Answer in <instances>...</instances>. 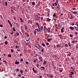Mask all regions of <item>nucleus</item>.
<instances>
[{"label": "nucleus", "mask_w": 78, "mask_h": 78, "mask_svg": "<svg viewBox=\"0 0 78 78\" xmlns=\"http://www.w3.org/2000/svg\"><path fill=\"white\" fill-rule=\"evenodd\" d=\"M34 47H36L37 48H39H39H42V47H41V45H39L36 44H35Z\"/></svg>", "instance_id": "nucleus-1"}, {"label": "nucleus", "mask_w": 78, "mask_h": 78, "mask_svg": "<svg viewBox=\"0 0 78 78\" xmlns=\"http://www.w3.org/2000/svg\"><path fill=\"white\" fill-rule=\"evenodd\" d=\"M60 9V6H59V5L58 4V6H57V10H58Z\"/></svg>", "instance_id": "nucleus-2"}, {"label": "nucleus", "mask_w": 78, "mask_h": 78, "mask_svg": "<svg viewBox=\"0 0 78 78\" xmlns=\"http://www.w3.org/2000/svg\"><path fill=\"white\" fill-rule=\"evenodd\" d=\"M39 59L41 61H42V57L41 56H40L39 57Z\"/></svg>", "instance_id": "nucleus-3"}, {"label": "nucleus", "mask_w": 78, "mask_h": 78, "mask_svg": "<svg viewBox=\"0 0 78 78\" xmlns=\"http://www.w3.org/2000/svg\"><path fill=\"white\" fill-rule=\"evenodd\" d=\"M46 27L44 26V29L43 30V31H44V33H46V32H45V31L46 30Z\"/></svg>", "instance_id": "nucleus-4"}, {"label": "nucleus", "mask_w": 78, "mask_h": 78, "mask_svg": "<svg viewBox=\"0 0 78 78\" xmlns=\"http://www.w3.org/2000/svg\"><path fill=\"white\" fill-rule=\"evenodd\" d=\"M69 28L70 30H74V27L71 26L69 27Z\"/></svg>", "instance_id": "nucleus-5"}, {"label": "nucleus", "mask_w": 78, "mask_h": 78, "mask_svg": "<svg viewBox=\"0 0 78 78\" xmlns=\"http://www.w3.org/2000/svg\"><path fill=\"white\" fill-rule=\"evenodd\" d=\"M72 13L73 14H77V12L76 11H75L74 12H72Z\"/></svg>", "instance_id": "nucleus-6"}, {"label": "nucleus", "mask_w": 78, "mask_h": 78, "mask_svg": "<svg viewBox=\"0 0 78 78\" xmlns=\"http://www.w3.org/2000/svg\"><path fill=\"white\" fill-rule=\"evenodd\" d=\"M15 64H19V62H17V60H16V62H15Z\"/></svg>", "instance_id": "nucleus-7"}, {"label": "nucleus", "mask_w": 78, "mask_h": 78, "mask_svg": "<svg viewBox=\"0 0 78 78\" xmlns=\"http://www.w3.org/2000/svg\"><path fill=\"white\" fill-rule=\"evenodd\" d=\"M69 77H70V78H73V76H72V75L70 74H69Z\"/></svg>", "instance_id": "nucleus-8"}, {"label": "nucleus", "mask_w": 78, "mask_h": 78, "mask_svg": "<svg viewBox=\"0 0 78 78\" xmlns=\"http://www.w3.org/2000/svg\"><path fill=\"white\" fill-rule=\"evenodd\" d=\"M40 30H41V31L43 30H44V26H41V27Z\"/></svg>", "instance_id": "nucleus-9"}, {"label": "nucleus", "mask_w": 78, "mask_h": 78, "mask_svg": "<svg viewBox=\"0 0 78 78\" xmlns=\"http://www.w3.org/2000/svg\"><path fill=\"white\" fill-rule=\"evenodd\" d=\"M73 19V16H72V15L71 14V17L70 18V19H71V20H72V19Z\"/></svg>", "instance_id": "nucleus-10"}, {"label": "nucleus", "mask_w": 78, "mask_h": 78, "mask_svg": "<svg viewBox=\"0 0 78 78\" xmlns=\"http://www.w3.org/2000/svg\"><path fill=\"white\" fill-rule=\"evenodd\" d=\"M64 29V28L62 27L61 30V33H64V30H63V29Z\"/></svg>", "instance_id": "nucleus-11"}, {"label": "nucleus", "mask_w": 78, "mask_h": 78, "mask_svg": "<svg viewBox=\"0 0 78 78\" xmlns=\"http://www.w3.org/2000/svg\"><path fill=\"white\" fill-rule=\"evenodd\" d=\"M68 44L69 46V47H71V44H70V41H69L68 42Z\"/></svg>", "instance_id": "nucleus-12"}, {"label": "nucleus", "mask_w": 78, "mask_h": 78, "mask_svg": "<svg viewBox=\"0 0 78 78\" xmlns=\"http://www.w3.org/2000/svg\"><path fill=\"white\" fill-rule=\"evenodd\" d=\"M51 40H52V38H50L47 40V41L48 42H50V41H51Z\"/></svg>", "instance_id": "nucleus-13"}, {"label": "nucleus", "mask_w": 78, "mask_h": 78, "mask_svg": "<svg viewBox=\"0 0 78 78\" xmlns=\"http://www.w3.org/2000/svg\"><path fill=\"white\" fill-rule=\"evenodd\" d=\"M51 20V19H50L49 18H48L47 19L46 21H48V22H50Z\"/></svg>", "instance_id": "nucleus-14"}, {"label": "nucleus", "mask_w": 78, "mask_h": 78, "mask_svg": "<svg viewBox=\"0 0 78 78\" xmlns=\"http://www.w3.org/2000/svg\"><path fill=\"white\" fill-rule=\"evenodd\" d=\"M11 9H13L15 8V7L13 6H12V7H11Z\"/></svg>", "instance_id": "nucleus-15"}, {"label": "nucleus", "mask_w": 78, "mask_h": 78, "mask_svg": "<svg viewBox=\"0 0 78 78\" xmlns=\"http://www.w3.org/2000/svg\"><path fill=\"white\" fill-rule=\"evenodd\" d=\"M20 72L21 75H22V74H23V71H22V70H20Z\"/></svg>", "instance_id": "nucleus-16"}, {"label": "nucleus", "mask_w": 78, "mask_h": 78, "mask_svg": "<svg viewBox=\"0 0 78 78\" xmlns=\"http://www.w3.org/2000/svg\"><path fill=\"white\" fill-rule=\"evenodd\" d=\"M46 63H47V62H46V61H44L43 62V64H44V65H45V64Z\"/></svg>", "instance_id": "nucleus-17"}, {"label": "nucleus", "mask_w": 78, "mask_h": 78, "mask_svg": "<svg viewBox=\"0 0 78 78\" xmlns=\"http://www.w3.org/2000/svg\"><path fill=\"white\" fill-rule=\"evenodd\" d=\"M16 34L17 35V36H19V33H18L17 32H16Z\"/></svg>", "instance_id": "nucleus-18"}, {"label": "nucleus", "mask_w": 78, "mask_h": 78, "mask_svg": "<svg viewBox=\"0 0 78 78\" xmlns=\"http://www.w3.org/2000/svg\"><path fill=\"white\" fill-rule=\"evenodd\" d=\"M58 27L59 28H61V25H60V24H58Z\"/></svg>", "instance_id": "nucleus-19"}, {"label": "nucleus", "mask_w": 78, "mask_h": 78, "mask_svg": "<svg viewBox=\"0 0 78 78\" xmlns=\"http://www.w3.org/2000/svg\"><path fill=\"white\" fill-rule=\"evenodd\" d=\"M74 42L76 43V42H77V41H73L72 43L73 44V43H74Z\"/></svg>", "instance_id": "nucleus-20"}, {"label": "nucleus", "mask_w": 78, "mask_h": 78, "mask_svg": "<svg viewBox=\"0 0 78 78\" xmlns=\"http://www.w3.org/2000/svg\"><path fill=\"white\" fill-rule=\"evenodd\" d=\"M20 20H21V22H23V20H22V19L20 18Z\"/></svg>", "instance_id": "nucleus-21"}, {"label": "nucleus", "mask_w": 78, "mask_h": 78, "mask_svg": "<svg viewBox=\"0 0 78 78\" xmlns=\"http://www.w3.org/2000/svg\"><path fill=\"white\" fill-rule=\"evenodd\" d=\"M70 74L72 75H73L74 74V73L73 72H71Z\"/></svg>", "instance_id": "nucleus-22"}, {"label": "nucleus", "mask_w": 78, "mask_h": 78, "mask_svg": "<svg viewBox=\"0 0 78 78\" xmlns=\"http://www.w3.org/2000/svg\"><path fill=\"white\" fill-rule=\"evenodd\" d=\"M65 45L66 47H68V44H65Z\"/></svg>", "instance_id": "nucleus-23"}, {"label": "nucleus", "mask_w": 78, "mask_h": 78, "mask_svg": "<svg viewBox=\"0 0 78 78\" xmlns=\"http://www.w3.org/2000/svg\"><path fill=\"white\" fill-rule=\"evenodd\" d=\"M7 5H8V3L7 2H5V5L6 6H7Z\"/></svg>", "instance_id": "nucleus-24"}, {"label": "nucleus", "mask_w": 78, "mask_h": 78, "mask_svg": "<svg viewBox=\"0 0 78 78\" xmlns=\"http://www.w3.org/2000/svg\"><path fill=\"white\" fill-rule=\"evenodd\" d=\"M13 30L14 31H16V29H15V28L14 27H13Z\"/></svg>", "instance_id": "nucleus-25"}, {"label": "nucleus", "mask_w": 78, "mask_h": 78, "mask_svg": "<svg viewBox=\"0 0 78 78\" xmlns=\"http://www.w3.org/2000/svg\"><path fill=\"white\" fill-rule=\"evenodd\" d=\"M8 22L9 24H11V22H10V21L9 20H8Z\"/></svg>", "instance_id": "nucleus-26"}, {"label": "nucleus", "mask_w": 78, "mask_h": 78, "mask_svg": "<svg viewBox=\"0 0 78 78\" xmlns=\"http://www.w3.org/2000/svg\"><path fill=\"white\" fill-rule=\"evenodd\" d=\"M41 68L43 69V70H45V67H44L42 66V67H41Z\"/></svg>", "instance_id": "nucleus-27"}, {"label": "nucleus", "mask_w": 78, "mask_h": 78, "mask_svg": "<svg viewBox=\"0 0 78 78\" xmlns=\"http://www.w3.org/2000/svg\"><path fill=\"white\" fill-rule=\"evenodd\" d=\"M34 34L36 35V31L35 30H34Z\"/></svg>", "instance_id": "nucleus-28"}, {"label": "nucleus", "mask_w": 78, "mask_h": 78, "mask_svg": "<svg viewBox=\"0 0 78 78\" xmlns=\"http://www.w3.org/2000/svg\"><path fill=\"white\" fill-rule=\"evenodd\" d=\"M34 72L35 73H37V71L34 70Z\"/></svg>", "instance_id": "nucleus-29"}, {"label": "nucleus", "mask_w": 78, "mask_h": 78, "mask_svg": "<svg viewBox=\"0 0 78 78\" xmlns=\"http://www.w3.org/2000/svg\"><path fill=\"white\" fill-rule=\"evenodd\" d=\"M44 48H43L41 50V52H44Z\"/></svg>", "instance_id": "nucleus-30"}, {"label": "nucleus", "mask_w": 78, "mask_h": 78, "mask_svg": "<svg viewBox=\"0 0 78 78\" xmlns=\"http://www.w3.org/2000/svg\"><path fill=\"white\" fill-rule=\"evenodd\" d=\"M40 65L39 64H37L36 65V66L37 67H39Z\"/></svg>", "instance_id": "nucleus-31"}, {"label": "nucleus", "mask_w": 78, "mask_h": 78, "mask_svg": "<svg viewBox=\"0 0 78 78\" xmlns=\"http://www.w3.org/2000/svg\"><path fill=\"white\" fill-rule=\"evenodd\" d=\"M5 45H7L8 44V42L7 41H5Z\"/></svg>", "instance_id": "nucleus-32"}, {"label": "nucleus", "mask_w": 78, "mask_h": 78, "mask_svg": "<svg viewBox=\"0 0 78 78\" xmlns=\"http://www.w3.org/2000/svg\"><path fill=\"white\" fill-rule=\"evenodd\" d=\"M32 5H35V3H34V2H32Z\"/></svg>", "instance_id": "nucleus-33"}, {"label": "nucleus", "mask_w": 78, "mask_h": 78, "mask_svg": "<svg viewBox=\"0 0 78 78\" xmlns=\"http://www.w3.org/2000/svg\"><path fill=\"white\" fill-rule=\"evenodd\" d=\"M76 48L78 49V44H77L76 45Z\"/></svg>", "instance_id": "nucleus-34"}, {"label": "nucleus", "mask_w": 78, "mask_h": 78, "mask_svg": "<svg viewBox=\"0 0 78 78\" xmlns=\"http://www.w3.org/2000/svg\"><path fill=\"white\" fill-rule=\"evenodd\" d=\"M76 26H78V22H76Z\"/></svg>", "instance_id": "nucleus-35"}, {"label": "nucleus", "mask_w": 78, "mask_h": 78, "mask_svg": "<svg viewBox=\"0 0 78 78\" xmlns=\"http://www.w3.org/2000/svg\"><path fill=\"white\" fill-rule=\"evenodd\" d=\"M78 33L77 32H75V34H78Z\"/></svg>", "instance_id": "nucleus-36"}, {"label": "nucleus", "mask_w": 78, "mask_h": 78, "mask_svg": "<svg viewBox=\"0 0 78 78\" xmlns=\"http://www.w3.org/2000/svg\"><path fill=\"white\" fill-rule=\"evenodd\" d=\"M58 48H60L61 47V45L60 44H58Z\"/></svg>", "instance_id": "nucleus-37"}, {"label": "nucleus", "mask_w": 78, "mask_h": 78, "mask_svg": "<svg viewBox=\"0 0 78 78\" xmlns=\"http://www.w3.org/2000/svg\"><path fill=\"white\" fill-rule=\"evenodd\" d=\"M17 51H21V50H20L19 49H17Z\"/></svg>", "instance_id": "nucleus-38"}, {"label": "nucleus", "mask_w": 78, "mask_h": 78, "mask_svg": "<svg viewBox=\"0 0 78 78\" xmlns=\"http://www.w3.org/2000/svg\"><path fill=\"white\" fill-rule=\"evenodd\" d=\"M42 45L43 47H44L45 46V44H44V43H42Z\"/></svg>", "instance_id": "nucleus-39"}, {"label": "nucleus", "mask_w": 78, "mask_h": 78, "mask_svg": "<svg viewBox=\"0 0 78 78\" xmlns=\"http://www.w3.org/2000/svg\"><path fill=\"white\" fill-rule=\"evenodd\" d=\"M8 56L9 57H11V55L10 54L8 55Z\"/></svg>", "instance_id": "nucleus-40"}, {"label": "nucleus", "mask_w": 78, "mask_h": 78, "mask_svg": "<svg viewBox=\"0 0 78 78\" xmlns=\"http://www.w3.org/2000/svg\"><path fill=\"white\" fill-rule=\"evenodd\" d=\"M10 25V27H12V24H11V23H10V24H9Z\"/></svg>", "instance_id": "nucleus-41"}, {"label": "nucleus", "mask_w": 78, "mask_h": 78, "mask_svg": "<svg viewBox=\"0 0 78 78\" xmlns=\"http://www.w3.org/2000/svg\"><path fill=\"white\" fill-rule=\"evenodd\" d=\"M16 71V72H19V69H17Z\"/></svg>", "instance_id": "nucleus-42"}, {"label": "nucleus", "mask_w": 78, "mask_h": 78, "mask_svg": "<svg viewBox=\"0 0 78 78\" xmlns=\"http://www.w3.org/2000/svg\"><path fill=\"white\" fill-rule=\"evenodd\" d=\"M49 36H50V34H48L47 36V38H49Z\"/></svg>", "instance_id": "nucleus-43"}, {"label": "nucleus", "mask_w": 78, "mask_h": 78, "mask_svg": "<svg viewBox=\"0 0 78 78\" xmlns=\"http://www.w3.org/2000/svg\"><path fill=\"white\" fill-rule=\"evenodd\" d=\"M11 12H14V10H12V9H11Z\"/></svg>", "instance_id": "nucleus-44"}, {"label": "nucleus", "mask_w": 78, "mask_h": 78, "mask_svg": "<svg viewBox=\"0 0 78 78\" xmlns=\"http://www.w3.org/2000/svg\"><path fill=\"white\" fill-rule=\"evenodd\" d=\"M30 36V35H29V34H27V37H29V36Z\"/></svg>", "instance_id": "nucleus-45"}, {"label": "nucleus", "mask_w": 78, "mask_h": 78, "mask_svg": "<svg viewBox=\"0 0 78 78\" xmlns=\"http://www.w3.org/2000/svg\"><path fill=\"white\" fill-rule=\"evenodd\" d=\"M56 2L57 4H58V0H56Z\"/></svg>", "instance_id": "nucleus-46"}, {"label": "nucleus", "mask_w": 78, "mask_h": 78, "mask_svg": "<svg viewBox=\"0 0 78 78\" xmlns=\"http://www.w3.org/2000/svg\"><path fill=\"white\" fill-rule=\"evenodd\" d=\"M11 53H13V52H14V51H13V49L11 50Z\"/></svg>", "instance_id": "nucleus-47"}, {"label": "nucleus", "mask_w": 78, "mask_h": 78, "mask_svg": "<svg viewBox=\"0 0 78 78\" xmlns=\"http://www.w3.org/2000/svg\"><path fill=\"white\" fill-rule=\"evenodd\" d=\"M26 64H28V62H27V61H26Z\"/></svg>", "instance_id": "nucleus-48"}, {"label": "nucleus", "mask_w": 78, "mask_h": 78, "mask_svg": "<svg viewBox=\"0 0 78 78\" xmlns=\"http://www.w3.org/2000/svg\"><path fill=\"white\" fill-rule=\"evenodd\" d=\"M18 47V48H19V46L16 45V48H17Z\"/></svg>", "instance_id": "nucleus-49"}, {"label": "nucleus", "mask_w": 78, "mask_h": 78, "mask_svg": "<svg viewBox=\"0 0 78 78\" xmlns=\"http://www.w3.org/2000/svg\"><path fill=\"white\" fill-rule=\"evenodd\" d=\"M46 45H49V43H46Z\"/></svg>", "instance_id": "nucleus-50"}, {"label": "nucleus", "mask_w": 78, "mask_h": 78, "mask_svg": "<svg viewBox=\"0 0 78 78\" xmlns=\"http://www.w3.org/2000/svg\"><path fill=\"white\" fill-rule=\"evenodd\" d=\"M20 61H21V62L23 61V58H21V59Z\"/></svg>", "instance_id": "nucleus-51"}, {"label": "nucleus", "mask_w": 78, "mask_h": 78, "mask_svg": "<svg viewBox=\"0 0 78 78\" xmlns=\"http://www.w3.org/2000/svg\"><path fill=\"white\" fill-rule=\"evenodd\" d=\"M56 16V15H55V14H54L53 15V17H55Z\"/></svg>", "instance_id": "nucleus-52"}, {"label": "nucleus", "mask_w": 78, "mask_h": 78, "mask_svg": "<svg viewBox=\"0 0 78 78\" xmlns=\"http://www.w3.org/2000/svg\"><path fill=\"white\" fill-rule=\"evenodd\" d=\"M73 10H76V8H73Z\"/></svg>", "instance_id": "nucleus-53"}, {"label": "nucleus", "mask_w": 78, "mask_h": 78, "mask_svg": "<svg viewBox=\"0 0 78 78\" xmlns=\"http://www.w3.org/2000/svg\"><path fill=\"white\" fill-rule=\"evenodd\" d=\"M5 39H7V37L6 36H5L4 37Z\"/></svg>", "instance_id": "nucleus-54"}, {"label": "nucleus", "mask_w": 78, "mask_h": 78, "mask_svg": "<svg viewBox=\"0 0 78 78\" xmlns=\"http://www.w3.org/2000/svg\"><path fill=\"white\" fill-rule=\"evenodd\" d=\"M69 36H70V37H73V36L72 35L70 34Z\"/></svg>", "instance_id": "nucleus-55"}, {"label": "nucleus", "mask_w": 78, "mask_h": 78, "mask_svg": "<svg viewBox=\"0 0 78 78\" xmlns=\"http://www.w3.org/2000/svg\"><path fill=\"white\" fill-rule=\"evenodd\" d=\"M35 30H37V31H38V30H39V29H35Z\"/></svg>", "instance_id": "nucleus-56"}, {"label": "nucleus", "mask_w": 78, "mask_h": 78, "mask_svg": "<svg viewBox=\"0 0 78 78\" xmlns=\"http://www.w3.org/2000/svg\"><path fill=\"white\" fill-rule=\"evenodd\" d=\"M38 28L39 30L40 29H41V28H40V27L39 26H38Z\"/></svg>", "instance_id": "nucleus-57"}, {"label": "nucleus", "mask_w": 78, "mask_h": 78, "mask_svg": "<svg viewBox=\"0 0 78 78\" xmlns=\"http://www.w3.org/2000/svg\"><path fill=\"white\" fill-rule=\"evenodd\" d=\"M74 25V23H72L71 24V25L73 26Z\"/></svg>", "instance_id": "nucleus-58"}, {"label": "nucleus", "mask_w": 78, "mask_h": 78, "mask_svg": "<svg viewBox=\"0 0 78 78\" xmlns=\"http://www.w3.org/2000/svg\"><path fill=\"white\" fill-rule=\"evenodd\" d=\"M62 72V70H60V73Z\"/></svg>", "instance_id": "nucleus-59"}, {"label": "nucleus", "mask_w": 78, "mask_h": 78, "mask_svg": "<svg viewBox=\"0 0 78 78\" xmlns=\"http://www.w3.org/2000/svg\"><path fill=\"white\" fill-rule=\"evenodd\" d=\"M25 30H27V27H25Z\"/></svg>", "instance_id": "nucleus-60"}, {"label": "nucleus", "mask_w": 78, "mask_h": 78, "mask_svg": "<svg viewBox=\"0 0 78 78\" xmlns=\"http://www.w3.org/2000/svg\"><path fill=\"white\" fill-rule=\"evenodd\" d=\"M0 27H3V26L2 25H0Z\"/></svg>", "instance_id": "nucleus-61"}, {"label": "nucleus", "mask_w": 78, "mask_h": 78, "mask_svg": "<svg viewBox=\"0 0 78 78\" xmlns=\"http://www.w3.org/2000/svg\"><path fill=\"white\" fill-rule=\"evenodd\" d=\"M34 62L35 63L36 62V61L35 60H34Z\"/></svg>", "instance_id": "nucleus-62"}, {"label": "nucleus", "mask_w": 78, "mask_h": 78, "mask_svg": "<svg viewBox=\"0 0 78 78\" xmlns=\"http://www.w3.org/2000/svg\"><path fill=\"white\" fill-rule=\"evenodd\" d=\"M52 76H53V75H50V77H51V78H52Z\"/></svg>", "instance_id": "nucleus-63"}, {"label": "nucleus", "mask_w": 78, "mask_h": 78, "mask_svg": "<svg viewBox=\"0 0 78 78\" xmlns=\"http://www.w3.org/2000/svg\"><path fill=\"white\" fill-rule=\"evenodd\" d=\"M11 34H13V31H12V32L11 33Z\"/></svg>", "instance_id": "nucleus-64"}]
</instances>
